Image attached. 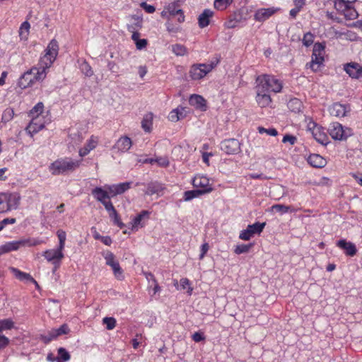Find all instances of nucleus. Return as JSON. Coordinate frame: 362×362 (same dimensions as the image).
Here are the masks:
<instances>
[{
  "instance_id": "nucleus-1",
  "label": "nucleus",
  "mask_w": 362,
  "mask_h": 362,
  "mask_svg": "<svg viewBox=\"0 0 362 362\" xmlns=\"http://www.w3.org/2000/svg\"><path fill=\"white\" fill-rule=\"evenodd\" d=\"M59 52V45L56 40H52L48 44L37 64L25 71L18 81V86L25 89L33 86L36 81H43L49 68L55 61Z\"/></svg>"
},
{
  "instance_id": "nucleus-2",
  "label": "nucleus",
  "mask_w": 362,
  "mask_h": 362,
  "mask_svg": "<svg viewBox=\"0 0 362 362\" xmlns=\"http://www.w3.org/2000/svg\"><path fill=\"white\" fill-rule=\"evenodd\" d=\"M81 161L69 157L59 158L49 165V170L52 175H68L77 170Z\"/></svg>"
},
{
  "instance_id": "nucleus-3",
  "label": "nucleus",
  "mask_w": 362,
  "mask_h": 362,
  "mask_svg": "<svg viewBox=\"0 0 362 362\" xmlns=\"http://www.w3.org/2000/svg\"><path fill=\"white\" fill-rule=\"evenodd\" d=\"M255 86L264 89L269 93H279L283 88V83L274 75L261 74L255 79Z\"/></svg>"
},
{
  "instance_id": "nucleus-4",
  "label": "nucleus",
  "mask_w": 362,
  "mask_h": 362,
  "mask_svg": "<svg viewBox=\"0 0 362 362\" xmlns=\"http://www.w3.org/2000/svg\"><path fill=\"white\" fill-rule=\"evenodd\" d=\"M45 242L37 238H21L18 240L6 242L0 245V256L9 253L11 252L17 251L23 247H33L41 245Z\"/></svg>"
},
{
  "instance_id": "nucleus-5",
  "label": "nucleus",
  "mask_w": 362,
  "mask_h": 362,
  "mask_svg": "<svg viewBox=\"0 0 362 362\" xmlns=\"http://www.w3.org/2000/svg\"><path fill=\"white\" fill-rule=\"evenodd\" d=\"M357 0H334V7L338 13L343 15L346 20H354L358 17L355 8Z\"/></svg>"
},
{
  "instance_id": "nucleus-6",
  "label": "nucleus",
  "mask_w": 362,
  "mask_h": 362,
  "mask_svg": "<svg viewBox=\"0 0 362 362\" xmlns=\"http://www.w3.org/2000/svg\"><path fill=\"white\" fill-rule=\"evenodd\" d=\"M325 44L321 42L315 43L313 49L311 62L306 64L307 68H310L314 72H316L320 69L325 62Z\"/></svg>"
},
{
  "instance_id": "nucleus-7",
  "label": "nucleus",
  "mask_w": 362,
  "mask_h": 362,
  "mask_svg": "<svg viewBox=\"0 0 362 362\" xmlns=\"http://www.w3.org/2000/svg\"><path fill=\"white\" fill-rule=\"evenodd\" d=\"M20 199L21 197L17 192L0 193V213L17 209Z\"/></svg>"
},
{
  "instance_id": "nucleus-8",
  "label": "nucleus",
  "mask_w": 362,
  "mask_h": 362,
  "mask_svg": "<svg viewBox=\"0 0 362 362\" xmlns=\"http://www.w3.org/2000/svg\"><path fill=\"white\" fill-rule=\"evenodd\" d=\"M307 130L310 132L313 137L319 144L327 146L329 143V137L325 131V129L318 125L311 118L307 124Z\"/></svg>"
},
{
  "instance_id": "nucleus-9",
  "label": "nucleus",
  "mask_w": 362,
  "mask_h": 362,
  "mask_svg": "<svg viewBox=\"0 0 362 362\" xmlns=\"http://www.w3.org/2000/svg\"><path fill=\"white\" fill-rule=\"evenodd\" d=\"M219 60L210 64H198L191 66L189 76L192 80H199L204 78L208 73L214 69L218 64Z\"/></svg>"
},
{
  "instance_id": "nucleus-10",
  "label": "nucleus",
  "mask_w": 362,
  "mask_h": 362,
  "mask_svg": "<svg viewBox=\"0 0 362 362\" xmlns=\"http://www.w3.org/2000/svg\"><path fill=\"white\" fill-rule=\"evenodd\" d=\"M329 134L334 140L344 141L353 134V130L344 127L339 122H332L329 127Z\"/></svg>"
},
{
  "instance_id": "nucleus-11",
  "label": "nucleus",
  "mask_w": 362,
  "mask_h": 362,
  "mask_svg": "<svg viewBox=\"0 0 362 362\" xmlns=\"http://www.w3.org/2000/svg\"><path fill=\"white\" fill-rule=\"evenodd\" d=\"M255 90L256 93L255 101L257 105L261 108L272 107L273 100L271 93L257 86H255Z\"/></svg>"
},
{
  "instance_id": "nucleus-12",
  "label": "nucleus",
  "mask_w": 362,
  "mask_h": 362,
  "mask_svg": "<svg viewBox=\"0 0 362 362\" xmlns=\"http://www.w3.org/2000/svg\"><path fill=\"white\" fill-rule=\"evenodd\" d=\"M266 226V223L255 222L248 225L245 230L240 232L239 238L243 240H249L255 234H260Z\"/></svg>"
},
{
  "instance_id": "nucleus-13",
  "label": "nucleus",
  "mask_w": 362,
  "mask_h": 362,
  "mask_svg": "<svg viewBox=\"0 0 362 362\" xmlns=\"http://www.w3.org/2000/svg\"><path fill=\"white\" fill-rule=\"evenodd\" d=\"M192 185L194 187L199 189L203 194H207L213 190L209 179L201 175L194 176L192 180Z\"/></svg>"
},
{
  "instance_id": "nucleus-14",
  "label": "nucleus",
  "mask_w": 362,
  "mask_h": 362,
  "mask_svg": "<svg viewBox=\"0 0 362 362\" xmlns=\"http://www.w3.org/2000/svg\"><path fill=\"white\" fill-rule=\"evenodd\" d=\"M343 70L352 79H360L362 78V64L351 62L343 65Z\"/></svg>"
},
{
  "instance_id": "nucleus-15",
  "label": "nucleus",
  "mask_w": 362,
  "mask_h": 362,
  "mask_svg": "<svg viewBox=\"0 0 362 362\" xmlns=\"http://www.w3.org/2000/svg\"><path fill=\"white\" fill-rule=\"evenodd\" d=\"M42 256L54 265L55 269L59 267L60 262L64 257V253L57 249L47 250L43 252Z\"/></svg>"
},
{
  "instance_id": "nucleus-16",
  "label": "nucleus",
  "mask_w": 362,
  "mask_h": 362,
  "mask_svg": "<svg viewBox=\"0 0 362 362\" xmlns=\"http://www.w3.org/2000/svg\"><path fill=\"white\" fill-rule=\"evenodd\" d=\"M45 125V121L44 117H35L31 119L30 122L28 125L26 130L31 135L39 132L42 130Z\"/></svg>"
},
{
  "instance_id": "nucleus-17",
  "label": "nucleus",
  "mask_w": 362,
  "mask_h": 362,
  "mask_svg": "<svg viewBox=\"0 0 362 362\" xmlns=\"http://www.w3.org/2000/svg\"><path fill=\"white\" fill-rule=\"evenodd\" d=\"M151 212L147 210L141 211L136 216H135L131 222L132 230H137L139 228L145 226V220H148Z\"/></svg>"
},
{
  "instance_id": "nucleus-18",
  "label": "nucleus",
  "mask_w": 362,
  "mask_h": 362,
  "mask_svg": "<svg viewBox=\"0 0 362 362\" xmlns=\"http://www.w3.org/2000/svg\"><path fill=\"white\" fill-rule=\"evenodd\" d=\"M99 142V139L95 135H91L90 138L86 141L84 146L78 150V155L81 158L86 156L89 153L94 150Z\"/></svg>"
},
{
  "instance_id": "nucleus-19",
  "label": "nucleus",
  "mask_w": 362,
  "mask_h": 362,
  "mask_svg": "<svg viewBox=\"0 0 362 362\" xmlns=\"http://www.w3.org/2000/svg\"><path fill=\"white\" fill-rule=\"evenodd\" d=\"M278 10L279 8L274 7L259 8L255 13L254 19L258 22H264L276 13Z\"/></svg>"
},
{
  "instance_id": "nucleus-20",
  "label": "nucleus",
  "mask_w": 362,
  "mask_h": 362,
  "mask_svg": "<svg viewBox=\"0 0 362 362\" xmlns=\"http://www.w3.org/2000/svg\"><path fill=\"white\" fill-rule=\"evenodd\" d=\"M181 12L178 1H173L164 6L163 10L160 13L162 18L168 19L170 16H175L177 13Z\"/></svg>"
},
{
  "instance_id": "nucleus-21",
  "label": "nucleus",
  "mask_w": 362,
  "mask_h": 362,
  "mask_svg": "<svg viewBox=\"0 0 362 362\" xmlns=\"http://www.w3.org/2000/svg\"><path fill=\"white\" fill-rule=\"evenodd\" d=\"M239 148V142L235 139H226L221 143V149L227 154L236 153Z\"/></svg>"
},
{
  "instance_id": "nucleus-22",
  "label": "nucleus",
  "mask_w": 362,
  "mask_h": 362,
  "mask_svg": "<svg viewBox=\"0 0 362 362\" xmlns=\"http://www.w3.org/2000/svg\"><path fill=\"white\" fill-rule=\"evenodd\" d=\"M8 269L13 274L15 277L21 281H30L35 285L37 288L39 287L37 282L35 279L28 273L21 271L18 268L10 267Z\"/></svg>"
},
{
  "instance_id": "nucleus-23",
  "label": "nucleus",
  "mask_w": 362,
  "mask_h": 362,
  "mask_svg": "<svg viewBox=\"0 0 362 362\" xmlns=\"http://www.w3.org/2000/svg\"><path fill=\"white\" fill-rule=\"evenodd\" d=\"M189 103L195 109L201 111H206L207 109L206 100L200 95H192L189 97Z\"/></svg>"
},
{
  "instance_id": "nucleus-24",
  "label": "nucleus",
  "mask_w": 362,
  "mask_h": 362,
  "mask_svg": "<svg viewBox=\"0 0 362 362\" xmlns=\"http://www.w3.org/2000/svg\"><path fill=\"white\" fill-rule=\"evenodd\" d=\"M165 189V188L163 184L157 181L151 182L147 185L145 194L150 196L153 194L162 196L163 194V191Z\"/></svg>"
},
{
  "instance_id": "nucleus-25",
  "label": "nucleus",
  "mask_w": 362,
  "mask_h": 362,
  "mask_svg": "<svg viewBox=\"0 0 362 362\" xmlns=\"http://www.w3.org/2000/svg\"><path fill=\"white\" fill-rule=\"evenodd\" d=\"M337 246L345 251V254L347 256L353 257L357 252V249L355 245L351 242H347L344 239L339 240L336 243Z\"/></svg>"
},
{
  "instance_id": "nucleus-26",
  "label": "nucleus",
  "mask_w": 362,
  "mask_h": 362,
  "mask_svg": "<svg viewBox=\"0 0 362 362\" xmlns=\"http://www.w3.org/2000/svg\"><path fill=\"white\" fill-rule=\"evenodd\" d=\"M132 146V139L127 136L120 137L113 146L114 149H117V151L124 153L127 152Z\"/></svg>"
},
{
  "instance_id": "nucleus-27",
  "label": "nucleus",
  "mask_w": 362,
  "mask_h": 362,
  "mask_svg": "<svg viewBox=\"0 0 362 362\" xmlns=\"http://www.w3.org/2000/svg\"><path fill=\"white\" fill-rule=\"evenodd\" d=\"M331 115L337 117H343L346 116L347 107L339 103H334L329 109Z\"/></svg>"
},
{
  "instance_id": "nucleus-28",
  "label": "nucleus",
  "mask_w": 362,
  "mask_h": 362,
  "mask_svg": "<svg viewBox=\"0 0 362 362\" xmlns=\"http://www.w3.org/2000/svg\"><path fill=\"white\" fill-rule=\"evenodd\" d=\"M307 161L311 166L317 168H323L327 163L326 160L317 153L310 154L307 158Z\"/></svg>"
},
{
  "instance_id": "nucleus-29",
  "label": "nucleus",
  "mask_w": 362,
  "mask_h": 362,
  "mask_svg": "<svg viewBox=\"0 0 362 362\" xmlns=\"http://www.w3.org/2000/svg\"><path fill=\"white\" fill-rule=\"evenodd\" d=\"M92 194L94 198L100 202L101 204L110 199V195L107 190L103 189L102 187H97L92 190Z\"/></svg>"
},
{
  "instance_id": "nucleus-30",
  "label": "nucleus",
  "mask_w": 362,
  "mask_h": 362,
  "mask_svg": "<svg viewBox=\"0 0 362 362\" xmlns=\"http://www.w3.org/2000/svg\"><path fill=\"white\" fill-rule=\"evenodd\" d=\"M214 16V12L210 9H205L198 17V24L202 28L208 26L210 20Z\"/></svg>"
},
{
  "instance_id": "nucleus-31",
  "label": "nucleus",
  "mask_w": 362,
  "mask_h": 362,
  "mask_svg": "<svg viewBox=\"0 0 362 362\" xmlns=\"http://www.w3.org/2000/svg\"><path fill=\"white\" fill-rule=\"evenodd\" d=\"M153 114L148 112L146 114L141 121V127L146 132H151L153 128Z\"/></svg>"
},
{
  "instance_id": "nucleus-32",
  "label": "nucleus",
  "mask_w": 362,
  "mask_h": 362,
  "mask_svg": "<svg viewBox=\"0 0 362 362\" xmlns=\"http://www.w3.org/2000/svg\"><path fill=\"white\" fill-rule=\"evenodd\" d=\"M288 108L293 112H299L302 110L303 105L300 100L296 98H291L287 103Z\"/></svg>"
},
{
  "instance_id": "nucleus-33",
  "label": "nucleus",
  "mask_w": 362,
  "mask_h": 362,
  "mask_svg": "<svg viewBox=\"0 0 362 362\" xmlns=\"http://www.w3.org/2000/svg\"><path fill=\"white\" fill-rule=\"evenodd\" d=\"M30 25L28 21H24L19 28V37L21 40H26L30 32Z\"/></svg>"
},
{
  "instance_id": "nucleus-34",
  "label": "nucleus",
  "mask_w": 362,
  "mask_h": 362,
  "mask_svg": "<svg viewBox=\"0 0 362 362\" xmlns=\"http://www.w3.org/2000/svg\"><path fill=\"white\" fill-rule=\"evenodd\" d=\"M44 110V104L42 102L37 103L30 111L29 116L33 119L35 117H42L41 114Z\"/></svg>"
},
{
  "instance_id": "nucleus-35",
  "label": "nucleus",
  "mask_w": 362,
  "mask_h": 362,
  "mask_svg": "<svg viewBox=\"0 0 362 362\" xmlns=\"http://www.w3.org/2000/svg\"><path fill=\"white\" fill-rule=\"evenodd\" d=\"M58 356L57 357V362H66L70 360L71 356L69 353L63 347H59L57 349Z\"/></svg>"
},
{
  "instance_id": "nucleus-36",
  "label": "nucleus",
  "mask_w": 362,
  "mask_h": 362,
  "mask_svg": "<svg viewBox=\"0 0 362 362\" xmlns=\"http://www.w3.org/2000/svg\"><path fill=\"white\" fill-rule=\"evenodd\" d=\"M14 327V322L9 318L0 320V334L5 330H10Z\"/></svg>"
},
{
  "instance_id": "nucleus-37",
  "label": "nucleus",
  "mask_w": 362,
  "mask_h": 362,
  "mask_svg": "<svg viewBox=\"0 0 362 362\" xmlns=\"http://www.w3.org/2000/svg\"><path fill=\"white\" fill-rule=\"evenodd\" d=\"M202 194H204L199 189L188 190L184 192L183 198L185 201L188 202Z\"/></svg>"
},
{
  "instance_id": "nucleus-38",
  "label": "nucleus",
  "mask_w": 362,
  "mask_h": 362,
  "mask_svg": "<svg viewBox=\"0 0 362 362\" xmlns=\"http://www.w3.org/2000/svg\"><path fill=\"white\" fill-rule=\"evenodd\" d=\"M14 116V110L11 107L6 108L1 116V122L4 123H7L12 120Z\"/></svg>"
},
{
  "instance_id": "nucleus-39",
  "label": "nucleus",
  "mask_w": 362,
  "mask_h": 362,
  "mask_svg": "<svg viewBox=\"0 0 362 362\" xmlns=\"http://www.w3.org/2000/svg\"><path fill=\"white\" fill-rule=\"evenodd\" d=\"M272 211H276L281 214H286L288 212H295L296 210L292 209L290 206H286L283 204H274L272 206Z\"/></svg>"
},
{
  "instance_id": "nucleus-40",
  "label": "nucleus",
  "mask_w": 362,
  "mask_h": 362,
  "mask_svg": "<svg viewBox=\"0 0 362 362\" xmlns=\"http://www.w3.org/2000/svg\"><path fill=\"white\" fill-rule=\"evenodd\" d=\"M109 214L110 218L113 221V223L116 226H117L119 228H123L125 225L124 223L121 221L120 216L119 214L117 213V210L114 211L113 212H111Z\"/></svg>"
},
{
  "instance_id": "nucleus-41",
  "label": "nucleus",
  "mask_w": 362,
  "mask_h": 362,
  "mask_svg": "<svg viewBox=\"0 0 362 362\" xmlns=\"http://www.w3.org/2000/svg\"><path fill=\"white\" fill-rule=\"evenodd\" d=\"M233 2V0H215L214 5L215 8L223 11Z\"/></svg>"
},
{
  "instance_id": "nucleus-42",
  "label": "nucleus",
  "mask_w": 362,
  "mask_h": 362,
  "mask_svg": "<svg viewBox=\"0 0 362 362\" xmlns=\"http://www.w3.org/2000/svg\"><path fill=\"white\" fill-rule=\"evenodd\" d=\"M253 243H250L248 245L241 244L235 246L234 249V252L237 255H240L243 253H247L250 251V250L253 247Z\"/></svg>"
},
{
  "instance_id": "nucleus-43",
  "label": "nucleus",
  "mask_w": 362,
  "mask_h": 362,
  "mask_svg": "<svg viewBox=\"0 0 362 362\" xmlns=\"http://www.w3.org/2000/svg\"><path fill=\"white\" fill-rule=\"evenodd\" d=\"M57 237L59 238V245L57 249L63 252L66 238V233L63 230H59L57 231Z\"/></svg>"
},
{
  "instance_id": "nucleus-44",
  "label": "nucleus",
  "mask_w": 362,
  "mask_h": 362,
  "mask_svg": "<svg viewBox=\"0 0 362 362\" xmlns=\"http://www.w3.org/2000/svg\"><path fill=\"white\" fill-rule=\"evenodd\" d=\"M172 51L177 56H184L187 54V48L180 44L172 45Z\"/></svg>"
},
{
  "instance_id": "nucleus-45",
  "label": "nucleus",
  "mask_w": 362,
  "mask_h": 362,
  "mask_svg": "<svg viewBox=\"0 0 362 362\" xmlns=\"http://www.w3.org/2000/svg\"><path fill=\"white\" fill-rule=\"evenodd\" d=\"M132 183V182H125L115 185L116 187V193H117L118 194L124 193V192L131 188Z\"/></svg>"
},
{
  "instance_id": "nucleus-46",
  "label": "nucleus",
  "mask_w": 362,
  "mask_h": 362,
  "mask_svg": "<svg viewBox=\"0 0 362 362\" xmlns=\"http://www.w3.org/2000/svg\"><path fill=\"white\" fill-rule=\"evenodd\" d=\"M103 257L105 259L106 264L110 267L113 266L115 264L118 262V261L115 260V255L110 251H107L104 252Z\"/></svg>"
},
{
  "instance_id": "nucleus-47",
  "label": "nucleus",
  "mask_w": 362,
  "mask_h": 362,
  "mask_svg": "<svg viewBox=\"0 0 362 362\" xmlns=\"http://www.w3.org/2000/svg\"><path fill=\"white\" fill-rule=\"evenodd\" d=\"M110 267L113 271L115 276L118 280H122L124 279L123 270L120 267L119 262H117L116 264H115L113 266H110Z\"/></svg>"
},
{
  "instance_id": "nucleus-48",
  "label": "nucleus",
  "mask_w": 362,
  "mask_h": 362,
  "mask_svg": "<svg viewBox=\"0 0 362 362\" xmlns=\"http://www.w3.org/2000/svg\"><path fill=\"white\" fill-rule=\"evenodd\" d=\"M314 35L310 32L304 34L302 42L304 46L310 47L314 42Z\"/></svg>"
},
{
  "instance_id": "nucleus-49",
  "label": "nucleus",
  "mask_w": 362,
  "mask_h": 362,
  "mask_svg": "<svg viewBox=\"0 0 362 362\" xmlns=\"http://www.w3.org/2000/svg\"><path fill=\"white\" fill-rule=\"evenodd\" d=\"M103 324L108 330H112L116 327V320L112 317H105L103 319Z\"/></svg>"
},
{
  "instance_id": "nucleus-50",
  "label": "nucleus",
  "mask_w": 362,
  "mask_h": 362,
  "mask_svg": "<svg viewBox=\"0 0 362 362\" xmlns=\"http://www.w3.org/2000/svg\"><path fill=\"white\" fill-rule=\"evenodd\" d=\"M81 70L86 76H92L93 75V71L89 64L84 62L81 64Z\"/></svg>"
},
{
  "instance_id": "nucleus-51",
  "label": "nucleus",
  "mask_w": 362,
  "mask_h": 362,
  "mask_svg": "<svg viewBox=\"0 0 362 362\" xmlns=\"http://www.w3.org/2000/svg\"><path fill=\"white\" fill-rule=\"evenodd\" d=\"M144 274L145 275V277L146 278V279H148V276H151V281L154 284L153 293L156 294V293L159 292L160 291V287L158 285V283L155 276L151 272H144Z\"/></svg>"
},
{
  "instance_id": "nucleus-52",
  "label": "nucleus",
  "mask_w": 362,
  "mask_h": 362,
  "mask_svg": "<svg viewBox=\"0 0 362 362\" xmlns=\"http://www.w3.org/2000/svg\"><path fill=\"white\" fill-rule=\"evenodd\" d=\"M180 286L182 289H186L187 288V293L191 295L193 291V288L191 287L190 281L187 278H182L180 279Z\"/></svg>"
},
{
  "instance_id": "nucleus-53",
  "label": "nucleus",
  "mask_w": 362,
  "mask_h": 362,
  "mask_svg": "<svg viewBox=\"0 0 362 362\" xmlns=\"http://www.w3.org/2000/svg\"><path fill=\"white\" fill-rule=\"evenodd\" d=\"M258 132L261 134L266 133L268 135L273 136H276L278 135V132L275 128L266 129L263 127H259Z\"/></svg>"
},
{
  "instance_id": "nucleus-54",
  "label": "nucleus",
  "mask_w": 362,
  "mask_h": 362,
  "mask_svg": "<svg viewBox=\"0 0 362 362\" xmlns=\"http://www.w3.org/2000/svg\"><path fill=\"white\" fill-rule=\"evenodd\" d=\"M239 20L236 19L234 16H230L229 18L225 22V27L227 28H234L238 25Z\"/></svg>"
},
{
  "instance_id": "nucleus-55",
  "label": "nucleus",
  "mask_w": 362,
  "mask_h": 362,
  "mask_svg": "<svg viewBox=\"0 0 362 362\" xmlns=\"http://www.w3.org/2000/svg\"><path fill=\"white\" fill-rule=\"evenodd\" d=\"M178 110L177 108L173 110L168 115V119L171 122H176L180 119L179 116Z\"/></svg>"
},
{
  "instance_id": "nucleus-56",
  "label": "nucleus",
  "mask_w": 362,
  "mask_h": 362,
  "mask_svg": "<svg viewBox=\"0 0 362 362\" xmlns=\"http://www.w3.org/2000/svg\"><path fill=\"white\" fill-rule=\"evenodd\" d=\"M155 163H157L158 165L160 167L166 168L169 165L170 162L166 157H160L155 159Z\"/></svg>"
},
{
  "instance_id": "nucleus-57",
  "label": "nucleus",
  "mask_w": 362,
  "mask_h": 362,
  "mask_svg": "<svg viewBox=\"0 0 362 362\" xmlns=\"http://www.w3.org/2000/svg\"><path fill=\"white\" fill-rule=\"evenodd\" d=\"M141 7L148 13H153L156 11V8L153 6L148 4L146 2H142Z\"/></svg>"
},
{
  "instance_id": "nucleus-58",
  "label": "nucleus",
  "mask_w": 362,
  "mask_h": 362,
  "mask_svg": "<svg viewBox=\"0 0 362 362\" xmlns=\"http://www.w3.org/2000/svg\"><path fill=\"white\" fill-rule=\"evenodd\" d=\"M326 16L328 19L334 22L339 23L341 21V18L337 16V13L334 11H327Z\"/></svg>"
},
{
  "instance_id": "nucleus-59",
  "label": "nucleus",
  "mask_w": 362,
  "mask_h": 362,
  "mask_svg": "<svg viewBox=\"0 0 362 362\" xmlns=\"http://www.w3.org/2000/svg\"><path fill=\"white\" fill-rule=\"evenodd\" d=\"M9 343L10 339L7 337L0 334V350L5 349Z\"/></svg>"
},
{
  "instance_id": "nucleus-60",
  "label": "nucleus",
  "mask_w": 362,
  "mask_h": 362,
  "mask_svg": "<svg viewBox=\"0 0 362 362\" xmlns=\"http://www.w3.org/2000/svg\"><path fill=\"white\" fill-rule=\"evenodd\" d=\"M102 204L104 206L105 209L108 212V214L113 212L114 211L116 210L110 199L106 201Z\"/></svg>"
},
{
  "instance_id": "nucleus-61",
  "label": "nucleus",
  "mask_w": 362,
  "mask_h": 362,
  "mask_svg": "<svg viewBox=\"0 0 362 362\" xmlns=\"http://www.w3.org/2000/svg\"><path fill=\"white\" fill-rule=\"evenodd\" d=\"M135 45L136 49L141 50L144 49L147 46L148 41L146 39H140L136 42H135Z\"/></svg>"
},
{
  "instance_id": "nucleus-62",
  "label": "nucleus",
  "mask_w": 362,
  "mask_h": 362,
  "mask_svg": "<svg viewBox=\"0 0 362 362\" xmlns=\"http://www.w3.org/2000/svg\"><path fill=\"white\" fill-rule=\"evenodd\" d=\"M209 249V245L207 243H204L201 246V252L199 255V259H202L204 256L206 255V252H208Z\"/></svg>"
},
{
  "instance_id": "nucleus-63",
  "label": "nucleus",
  "mask_w": 362,
  "mask_h": 362,
  "mask_svg": "<svg viewBox=\"0 0 362 362\" xmlns=\"http://www.w3.org/2000/svg\"><path fill=\"white\" fill-rule=\"evenodd\" d=\"M296 137L293 135H290V134L285 135L282 139L283 143L289 142L292 145L296 143Z\"/></svg>"
},
{
  "instance_id": "nucleus-64",
  "label": "nucleus",
  "mask_w": 362,
  "mask_h": 362,
  "mask_svg": "<svg viewBox=\"0 0 362 362\" xmlns=\"http://www.w3.org/2000/svg\"><path fill=\"white\" fill-rule=\"evenodd\" d=\"M192 339L195 341V342H199L201 341H203L205 339V337L204 336V334L201 332H194L192 335Z\"/></svg>"
}]
</instances>
